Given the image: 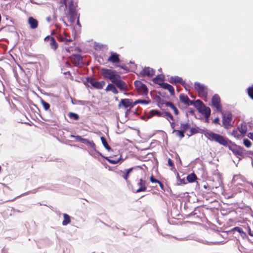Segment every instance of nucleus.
<instances>
[{
  "instance_id": "nucleus-18",
  "label": "nucleus",
  "mask_w": 253,
  "mask_h": 253,
  "mask_svg": "<svg viewBox=\"0 0 253 253\" xmlns=\"http://www.w3.org/2000/svg\"><path fill=\"white\" fill-rule=\"evenodd\" d=\"M28 23L32 29H35L38 26V21L34 18L30 17L28 19Z\"/></svg>"
},
{
  "instance_id": "nucleus-24",
  "label": "nucleus",
  "mask_w": 253,
  "mask_h": 253,
  "mask_svg": "<svg viewBox=\"0 0 253 253\" xmlns=\"http://www.w3.org/2000/svg\"><path fill=\"white\" fill-rule=\"evenodd\" d=\"M169 82L171 83H182V80L181 78L177 77V76L172 77L170 78Z\"/></svg>"
},
{
  "instance_id": "nucleus-15",
  "label": "nucleus",
  "mask_w": 253,
  "mask_h": 253,
  "mask_svg": "<svg viewBox=\"0 0 253 253\" xmlns=\"http://www.w3.org/2000/svg\"><path fill=\"white\" fill-rule=\"evenodd\" d=\"M93 86L97 88H102L105 85V83L104 81L96 82L94 80H92L90 82Z\"/></svg>"
},
{
  "instance_id": "nucleus-8",
  "label": "nucleus",
  "mask_w": 253,
  "mask_h": 253,
  "mask_svg": "<svg viewBox=\"0 0 253 253\" xmlns=\"http://www.w3.org/2000/svg\"><path fill=\"white\" fill-rule=\"evenodd\" d=\"M135 85L137 89L142 94H146L148 92L146 85L140 81H135Z\"/></svg>"
},
{
  "instance_id": "nucleus-35",
  "label": "nucleus",
  "mask_w": 253,
  "mask_h": 253,
  "mask_svg": "<svg viewBox=\"0 0 253 253\" xmlns=\"http://www.w3.org/2000/svg\"><path fill=\"white\" fill-rule=\"evenodd\" d=\"M149 101L145 100H136L134 104H138V103H141L143 104H147L149 103Z\"/></svg>"
},
{
  "instance_id": "nucleus-26",
  "label": "nucleus",
  "mask_w": 253,
  "mask_h": 253,
  "mask_svg": "<svg viewBox=\"0 0 253 253\" xmlns=\"http://www.w3.org/2000/svg\"><path fill=\"white\" fill-rule=\"evenodd\" d=\"M180 100L181 102L185 104H188L189 101V98L188 96L184 94H180L179 96Z\"/></svg>"
},
{
  "instance_id": "nucleus-30",
  "label": "nucleus",
  "mask_w": 253,
  "mask_h": 253,
  "mask_svg": "<svg viewBox=\"0 0 253 253\" xmlns=\"http://www.w3.org/2000/svg\"><path fill=\"white\" fill-rule=\"evenodd\" d=\"M162 117L166 118L170 123V120H172L173 119L172 116L170 114L167 112L163 113Z\"/></svg>"
},
{
  "instance_id": "nucleus-20",
  "label": "nucleus",
  "mask_w": 253,
  "mask_h": 253,
  "mask_svg": "<svg viewBox=\"0 0 253 253\" xmlns=\"http://www.w3.org/2000/svg\"><path fill=\"white\" fill-rule=\"evenodd\" d=\"M164 77L163 75H159L154 79V82L155 83L159 84L162 86V84H164Z\"/></svg>"
},
{
  "instance_id": "nucleus-39",
  "label": "nucleus",
  "mask_w": 253,
  "mask_h": 253,
  "mask_svg": "<svg viewBox=\"0 0 253 253\" xmlns=\"http://www.w3.org/2000/svg\"><path fill=\"white\" fill-rule=\"evenodd\" d=\"M244 144L248 148L250 147L251 146V145H252L251 142L250 140H249L248 139H245L244 140Z\"/></svg>"
},
{
  "instance_id": "nucleus-14",
  "label": "nucleus",
  "mask_w": 253,
  "mask_h": 253,
  "mask_svg": "<svg viewBox=\"0 0 253 253\" xmlns=\"http://www.w3.org/2000/svg\"><path fill=\"white\" fill-rule=\"evenodd\" d=\"M47 39H50V45L51 46V48L54 50L56 49L57 47V44L54 38L50 37L49 36H47L45 38L44 41H46Z\"/></svg>"
},
{
  "instance_id": "nucleus-22",
  "label": "nucleus",
  "mask_w": 253,
  "mask_h": 253,
  "mask_svg": "<svg viewBox=\"0 0 253 253\" xmlns=\"http://www.w3.org/2000/svg\"><path fill=\"white\" fill-rule=\"evenodd\" d=\"M64 220L62 222V225H67L71 222L70 217L66 213L63 214Z\"/></svg>"
},
{
  "instance_id": "nucleus-33",
  "label": "nucleus",
  "mask_w": 253,
  "mask_h": 253,
  "mask_svg": "<svg viewBox=\"0 0 253 253\" xmlns=\"http://www.w3.org/2000/svg\"><path fill=\"white\" fill-rule=\"evenodd\" d=\"M229 148L230 150L232 151L235 154H239L238 149H239L240 148H238L236 146H229Z\"/></svg>"
},
{
  "instance_id": "nucleus-23",
  "label": "nucleus",
  "mask_w": 253,
  "mask_h": 253,
  "mask_svg": "<svg viewBox=\"0 0 253 253\" xmlns=\"http://www.w3.org/2000/svg\"><path fill=\"white\" fill-rule=\"evenodd\" d=\"M186 179L189 182L192 183L196 180L197 176L195 173H192L187 175Z\"/></svg>"
},
{
  "instance_id": "nucleus-42",
  "label": "nucleus",
  "mask_w": 253,
  "mask_h": 253,
  "mask_svg": "<svg viewBox=\"0 0 253 253\" xmlns=\"http://www.w3.org/2000/svg\"><path fill=\"white\" fill-rule=\"evenodd\" d=\"M168 164L170 167H173V163L172 161L170 159H169V160H168Z\"/></svg>"
},
{
  "instance_id": "nucleus-32",
  "label": "nucleus",
  "mask_w": 253,
  "mask_h": 253,
  "mask_svg": "<svg viewBox=\"0 0 253 253\" xmlns=\"http://www.w3.org/2000/svg\"><path fill=\"white\" fill-rule=\"evenodd\" d=\"M41 103H42L43 108L45 110H48L49 109L50 105L48 103L46 102L45 101H43V100H42Z\"/></svg>"
},
{
  "instance_id": "nucleus-41",
  "label": "nucleus",
  "mask_w": 253,
  "mask_h": 253,
  "mask_svg": "<svg viewBox=\"0 0 253 253\" xmlns=\"http://www.w3.org/2000/svg\"><path fill=\"white\" fill-rule=\"evenodd\" d=\"M150 181L153 182V183H154V182H156V183H158L159 182V181L155 179L153 176H151L150 177Z\"/></svg>"
},
{
  "instance_id": "nucleus-6",
  "label": "nucleus",
  "mask_w": 253,
  "mask_h": 253,
  "mask_svg": "<svg viewBox=\"0 0 253 253\" xmlns=\"http://www.w3.org/2000/svg\"><path fill=\"white\" fill-rule=\"evenodd\" d=\"M212 105L216 109L217 111L221 112L222 109L220 104V98L218 95L217 94H215L212 97Z\"/></svg>"
},
{
  "instance_id": "nucleus-1",
  "label": "nucleus",
  "mask_w": 253,
  "mask_h": 253,
  "mask_svg": "<svg viewBox=\"0 0 253 253\" xmlns=\"http://www.w3.org/2000/svg\"><path fill=\"white\" fill-rule=\"evenodd\" d=\"M204 134L208 139L211 141L214 140L223 146H226L228 144L227 139L218 134L207 131Z\"/></svg>"
},
{
  "instance_id": "nucleus-28",
  "label": "nucleus",
  "mask_w": 253,
  "mask_h": 253,
  "mask_svg": "<svg viewBox=\"0 0 253 253\" xmlns=\"http://www.w3.org/2000/svg\"><path fill=\"white\" fill-rule=\"evenodd\" d=\"M81 142H82L83 143H84L85 144H86L88 146H89L90 147L93 148L95 144H94V143L92 141H89V140H88L87 139H84V138H83L82 140H81Z\"/></svg>"
},
{
  "instance_id": "nucleus-5",
  "label": "nucleus",
  "mask_w": 253,
  "mask_h": 253,
  "mask_svg": "<svg viewBox=\"0 0 253 253\" xmlns=\"http://www.w3.org/2000/svg\"><path fill=\"white\" fill-rule=\"evenodd\" d=\"M146 189V182L142 179H139L137 185L133 187V191L135 193L145 191Z\"/></svg>"
},
{
  "instance_id": "nucleus-4",
  "label": "nucleus",
  "mask_w": 253,
  "mask_h": 253,
  "mask_svg": "<svg viewBox=\"0 0 253 253\" xmlns=\"http://www.w3.org/2000/svg\"><path fill=\"white\" fill-rule=\"evenodd\" d=\"M196 103L198 105L197 109L199 112L203 114L206 119H208L211 114L210 108L205 106L199 100H197Z\"/></svg>"
},
{
  "instance_id": "nucleus-12",
  "label": "nucleus",
  "mask_w": 253,
  "mask_h": 253,
  "mask_svg": "<svg viewBox=\"0 0 253 253\" xmlns=\"http://www.w3.org/2000/svg\"><path fill=\"white\" fill-rule=\"evenodd\" d=\"M113 83L115 84L120 89L125 90L126 89L125 83L120 79V76L117 78Z\"/></svg>"
},
{
  "instance_id": "nucleus-37",
  "label": "nucleus",
  "mask_w": 253,
  "mask_h": 253,
  "mask_svg": "<svg viewBox=\"0 0 253 253\" xmlns=\"http://www.w3.org/2000/svg\"><path fill=\"white\" fill-rule=\"evenodd\" d=\"M249 96L253 99V85L248 89Z\"/></svg>"
},
{
  "instance_id": "nucleus-43",
  "label": "nucleus",
  "mask_w": 253,
  "mask_h": 253,
  "mask_svg": "<svg viewBox=\"0 0 253 253\" xmlns=\"http://www.w3.org/2000/svg\"><path fill=\"white\" fill-rule=\"evenodd\" d=\"M109 161L111 164H117V163H118V162H119V160H109Z\"/></svg>"
},
{
  "instance_id": "nucleus-7",
  "label": "nucleus",
  "mask_w": 253,
  "mask_h": 253,
  "mask_svg": "<svg viewBox=\"0 0 253 253\" xmlns=\"http://www.w3.org/2000/svg\"><path fill=\"white\" fill-rule=\"evenodd\" d=\"M222 124L225 126L230 125V122L232 120L231 114L229 112L222 113Z\"/></svg>"
},
{
  "instance_id": "nucleus-49",
  "label": "nucleus",
  "mask_w": 253,
  "mask_h": 253,
  "mask_svg": "<svg viewBox=\"0 0 253 253\" xmlns=\"http://www.w3.org/2000/svg\"><path fill=\"white\" fill-rule=\"evenodd\" d=\"M47 41H49L50 42V39H47V41L46 42H47Z\"/></svg>"
},
{
  "instance_id": "nucleus-19",
  "label": "nucleus",
  "mask_w": 253,
  "mask_h": 253,
  "mask_svg": "<svg viewBox=\"0 0 253 253\" xmlns=\"http://www.w3.org/2000/svg\"><path fill=\"white\" fill-rule=\"evenodd\" d=\"M163 88L168 90L171 95H173L174 93L173 87L170 84L164 83L162 84L161 86Z\"/></svg>"
},
{
  "instance_id": "nucleus-3",
  "label": "nucleus",
  "mask_w": 253,
  "mask_h": 253,
  "mask_svg": "<svg viewBox=\"0 0 253 253\" xmlns=\"http://www.w3.org/2000/svg\"><path fill=\"white\" fill-rule=\"evenodd\" d=\"M65 6L68 9V14L70 15L71 21L74 22L77 15L76 11L77 4L74 3L72 0H71L68 5L65 3Z\"/></svg>"
},
{
  "instance_id": "nucleus-17",
  "label": "nucleus",
  "mask_w": 253,
  "mask_h": 253,
  "mask_svg": "<svg viewBox=\"0 0 253 253\" xmlns=\"http://www.w3.org/2000/svg\"><path fill=\"white\" fill-rule=\"evenodd\" d=\"M108 60L111 62H118L119 61V55L116 53L112 52Z\"/></svg>"
},
{
  "instance_id": "nucleus-27",
  "label": "nucleus",
  "mask_w": 253,
  "mask_h": 253,
  "mask_svg": "<svg viewBox=\"0 0 253 253\" xmlns=\"http://www.w3.org/2000/svg\"><path fill=\"white\" fill-rule=\"evenodd\" d=\"M101 140L102 143L104 147L108 151H110L111 150V148L108 144L105 138L104 137H101Z\"/></svg>"
},
{
  "instance_id": "nucleus-46",
  "label": "nucleus",
  "mask_w": 253,
  "mask_h": 253,
  "mask_svg": "<svg viewBox=\"0 0 253 253\" xmlns=\"http://www.w3.org/2000/svg\"><path fill=\"white\" fill-rule=\"evenodd\" d=\"M158 183L159 184V185L161 186V187L162 188H163V185L162 184V183L161 182H160V181H159V182H158Z\"/></svg>"
},
{
  "instance_id": "nucleus-25",
  "label": "nucleus",
  "mask_w": 253,
  "mask_h": 253,
  "mask_svg": "<svg viewBox=\"0 0 253 253\" xmlns=\"http://www.w3.org/2000/svg\"><path fill=\"white\" fill-rule=\"evenodd\" d=\"M166 106L169 107L173 111L175 114H178V110L176 107L171 102H167Z\"/></svg>"
},
{
  "instance_id": "nucleus-45",
  "label": "nucleus",
  "mask_w": 253,
  "mask_h": 253,
  "mask_svg": "<svg viewBox=\"0 0 253 253\" xmlns=\"http://www.w3.org/2000/svg\"><path fill=\"white\" fill-rule=\"evenodd\" d=\"M218 122H219V119L218 118H215L214 120V122L215 123V124H218Z\"/></svg>"
},
{
  "instance_id": "nucleus-50",
  "label": "nucleus",
  "mask_w": 253,
  "mask_h": 253,
  "mask_svg": "<svg viewBox=\"0 0 253 253\" xmlns=\"http://www.w3.org/2000/svg\"><path fill=\"white\" fill-rule=\"evenodd\" d=\"M78 24H79V20H78Z\"/></svg>"
},
{
  "instance_id": "nucleus-47",
  "label": "nucleus",
  "mask_w": 253,
  "mask_h": 253,
  "mask_svg": "<svg viewBox=\"0 0 253 253\" xmlns=\"http://www.w3.org/2000/svg\"><path fill=\"white\" fill-rule=\"evenodd\" d=\"M250 136L249 135V137L251 138V139H253V135L251 133L250 134Z\"/></svg>"
},
{
  "instance_id": "nucleus-44",
  "label": "nucleus",
  "mask_w": 253,
  "mask_h": 253,
  "mask_svg": "<svg viewBox=\"0 0 253 253\" xmlns=\"http://www.w3.org/2000/svg\"><path fill=\"white\" fill-rule=\"evenodd\" d=\"M235 230L238 231L239 232H240V233L243 232V231H241V229L238 227L235 228Z\"/></svg>"
},
{
  "instance_id": "nucleus-2",
  "label": "nucleus",
  "mask_w": 253,
  "mask_h": 253,
  "mask_svg": "<svg viewBox=\"0 0 253 253\" xmlns=\"http://www.w3.org/2000/svg\"><path fill=\"white\" fill-rule=\"evenodd\" d=\"M101 73L104 78L109 79L112 83L119 76L116 71L111 69H102Z\"/></svg>"
},
{
  "instance_id": "nucleus-9",
  "label": "nucleus",
  "mask_w": 253,
  "mask_h": 253,
  "mask_svg": "<svg viewBox=\"0 0 253 253\" xmlns=\"http://www.w3.org/2000/svg\"><path fill=\"white\" fill-rule=\"evenodd\" d=\"M195 88L202 95L206 94V88L205 86L199 83H196L195 84Z\"/></svg>"
},
{
  "instance_id": "nucleus-48",
  "label": "nucleus",
  "mask_w": 253,
  "mask_h": 253,
  "mask_svg": "<svg viewBox=\"0 0 253 253\" xmlns=\"http://www.w3.org/2000/svg\"><path fill=\"white\" fill-rule=\"evenodd\" d=\"M47 20L48 21H50V18H47Z\"/></svg>"
},
{
  "instance_id": "nucleus-10",
  "label": "nucleus",
  "mask_w": 253,
  "mask_h": 253,
  "mask_svg": "<svg viewBox=\"0 0 253 253\" xmlns=\"http://www.w3.org/2000/svg\"><path fill=\"white\" fill-rule=\"evenodd\" d=\"M162 113L157 110H152L146 113V117L147 118H151L154 116L162 117Z\"/></svg>"
},
{
  "instance_id": "nucleus-29",
  "label": "nucleus",
  "mask_w": 253,
  "mask_h": 253,
  "mask_svg": "<svg viewBox=\"0 0 253 253\" xmlns=\"http://www.w3.org/2000/svg\"><path fill=\"white\" fill-rule=\"evenodd\" d=\"M173 133L175 135L179 136L180 138H182L184 136V130H174L173 131Z\"/></svg>"
},
{
  "instance_id": "nucleus-16",
  "label": "nucleus",
  "mask_w": 253,
  "mask_h": 253,
  "mask_svg": "<svg viewBox=\"0 0 253 253\" xmlns=\"http://www.w3.org/2000/svg\"><path fill=\"white\" fill-rule=\"evenodd\" d=\"M131 102L130 100L127 99H122L121 102H120L119 106L121 107V106H124L125 108L131 106Z\"/></svg>"
},
{
  "instance_id": "nucleus-21",
  "label": "nucleus",
  "mask_w": 253,
  "mask_h": 253,
  "mask_svg": "<svg viewBox=\"0 0 253 253\" xmlns=\"http://www.w3.org/2000/svg\"><path fill=\"white\" fill-rule=\"evenodd\" d=\"M106 90L107 91H111L112 92H113L114 94H117L118 93V91L117 89V88L115 87V86L111 84H109L106 88Z\"/></svg>"
},
{
  "instance_id": "nucleus-36",
  "label": "nucleus",
  "mask_w": 253,
  "mask_h": 253,
  "mask_svg": "<svg viewBox=\"0 0 253 253\" xmlns=\"http://www.w3.org/2000/svg\"><path fill=\"white\" fill-rule=\"evenodd\" d=\"M238 128L239 129V133L241 136L244 134L247 131L246 127H238Z\"/></svg>"
},
{
  "instance_id": "nucleus-11",
  "label": "nucleus",
  "mask_w": 253,
  "mask_h": 253,
  "mask_svg": "<svg viewBox=\"0 0 253 253\" xmlns=\"http://www.w3.org/2000/svg\"><path fill=\"white\" fill-rule=\"evenodd\" d=\"M140 74L143 76H147L148 77H152L154 74V71L153 69L147 67L143 69L140 72Z\"/></svg>"
},
{
  "instance_id": "nucleus-13",
  "label": "nucleus",
  "mask_w": 253,
  "mask_h": 253,
  "mask_svg": "<svg viewBox=\"0 0 253 253\" xmlns=\"http://www.w3.org/2000/svg\"><path fill=\"white\" fill-rule=\"evenodd\" d=\"M184 133L188 136L198 132L197 127H184Z\"/></svg>"
},
{
  "instance_id": "nucleus-38",
  "label": "nucleus",
  "mask_w": 253,
  "mask_h": 253,
  "mask_svg": "<svg viewBox=\"0 0 253 253\" xmlns=\"http://www.w3.org/2000/svg\"><path fill=\"white\" fill-rule=\"evenodd\" d=\"M69 116L70 118L74 119L75 120H77L79 118V116L77 114L73 113H70L69 114Z\"/></svg>"
},
{
  "instance_id": "nucleus-34",
  "label": "nucleus",
  "mask_w": 253,
  "mask_h": 253,
  "mask_svg": "<svg viewBox=\"0 0 253 253\" xmlns=\"http://www.w3.org/2000/svg\"><path fill=\"white\" fill-rule=\"evenodd\" d=\"M132 168H130L126 170V173L123 175V177L126 180L129 177L130 172L132 171Z\"/></svg>"
},
{
  "instance_id": "nucleus-40",
  "label": "nucleus",
  "mask_w": 253,
  "mask_h": 253,
  "mask_svg": "<svg viewBox=\"0 0 253 253\" xmlns=\"http://www.w3.org/2000/svg\"><path fill=\"white\" fill-rule=\"evenodd\" d=\"M70 137H74V138H75L76 140L78 141H81V140H82V139H83V138H82L79 135H74L71 134L70 135Z\"/></svg>"
},
{
  "instance_id": "nucleus-31",
  "label": "nucleus",
  "mask_w": 253,
  "mask_h": 253,
  "mask_svg": "<svg viewBox=\"0 0 253 253\" xmlns=\"http://www.w3.org/2000/svg\"><path fill=\"white\" fill-rule=\"evenodd\" d=\"M232 135L237 138H239L241 136V134L239 133V129L238 127L233 130Z\"/></svg>"
}]
</instances>
